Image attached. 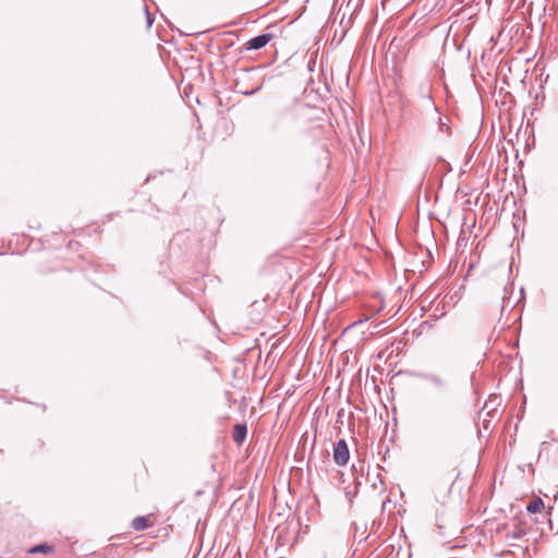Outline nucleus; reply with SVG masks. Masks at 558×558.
I'll use <instances>...</instances> for the list:
<instances>
[{
	"instance_id": "5",
	"label": "nucleus",
	"mask_w": 558,
	"mask_h": 558,
	"mask_svg": "<svg viewBox=\"0 0 558 558\" xmlns=\"http://www.w3.org/2000/svg\"><path fill=\"white\" fill-rule=\"evenodd\" d=\"M544 508V502L541 497H536L526 506V511L531 513L539 512Z\"/></svg>"
},
{
	"instance_id": "2",
	"label": "nucleus",
	"mask_w": 558,
	"mask_h": 558,
	"mask_svg": "<svg viewBox=\"0 0 558 558\" xmlns=\"http://www.w3.org/2000/svg\"><path fill=\"white\" fill-rule=\"evenodd\" d=\"M413 376L420 380L430 384L438 391H445L447 388L446 380L437 374L416 372Z\"/></svg>"
},
{
	"instance_id": "9",
	"label": "nucleus",
	"mask_w": 558,
	"mask_h": 558,
	"mask_svg": "<svg viewBox=\"0 0 558 558\" xmlns=\"http://www.w3.org/2000/svg\"><path fill=\"white\" fill-rule=\"evenodd\" d=\"M448 129H449V126H448L445 122H442L441 118H439V130H440L441 132H445V131H447Z\"/></svg>"
},
{
	"instance_id": "6",
	"label": "nucleus",
	"mask_w": 558,
	"mask_h": 558,
	"mask_svg": "<svg viewBox=\"0 0 558 558\" xmlns=\"http://www.w3.org/2000/svg\"><path fill=\"white\" fill-rule=\"evenodd\" d=\"M147 526V519L146 517L140 515L133 519L132 521V527L135 531H142Z\"/></svg>"
},
{
	"instance_id": "3",
	"label": "nucleus",
	"mask_w": 558,
	"mask_h": 558,
	"mask_svg": "<svg viewBox=\"0 0 558 558\" xmlns=\"http://www.w3.org/2000/svg\"><path fill=\"white\" fill-rule=\"evenodd\" d=\"M274 35L270 33H263L250 39L246 43L247 50H258L265 47Z\"/></svg>"
},
{
	"instance_id": "10",
	"label": "nucleus",
	"mask_w": 558,
	"mask_h": 558,
	"mask_svg": "<svg viewBox=\"0 0 558 558\" xmlns=\"http://www.w3.org/2000/svg\"><path fill=\"white\" fill-rule=\"evenodd\" d=\"M260 89H262V86H258V87H256L255 89H253V90H251V92H246L245 94H246V95H253V94H255V93L259 92Z\"/></svg>"
},
{
	"instance_id": "4",
	"label": "nucleus",
	"mask_w": 558,
	"mask_h": 558,
	"mask_svg": "<svg viewBox=\"0 0 558 558\" xmlns=\"http://www.w3.org/2000/svg\"><path fill=\"white\" fill-rule=\"evenodd\" d=\"M246 435H247L246 424H235L233 426L232 439L234 440V442H236L239 445L242 444L245 440Z\"/></svg>"
},
{
	"instance_id": "7",
	"label": "nucleus",
	"mask_w": 558,
	"mask_h": 558,
	"mask_svg": "<svg viewBox=\"0 0 558 558\" xmlns=\"http://www.w3.org/2000/svg\"><path fill=\"white\" fill-rule=\"evenodd\" d=\"M31 554H49L52 551V547L48 544H39L28 550Z\"/></svg>"
},
{
	"instance_id": "1",
	"label": "nucleus",
	"mask_w": 558,
	"mask_h": 558,
	"mask_svg": "<svg viewBox=\"0 0 558 558\" xmlns=\"http://www.w3.org/2000/svg\"><path fill=\"white\" fill-rule=\"evenodd\" d=\"M332 458L337 465L343 466L350 459V451L345 439H339L333 444Z\"/></svg>"
},
{
	"instance_id": "11",
	"label": "nucleus",
	"mask_w": 558,
	"mask_h": 558,
	"mask_svg": "<svg viewBox=\"0 0 558 558\" xmlns=\"http://www.w3.org/2000/svg\"><path fill=\"white\" fill-rule=\"evenodd\" d=\"M316 558H326L325 555H319Z\"/></svg>"
},
{
	"instance_id": "8",
	"label": "nucleus",
	"mask_w": 558,
	"mask_h": 558,
	"mask_svg": "<svg viewBox=\"0 0 558 558\" xmlns=\"http://www.w3.org/2000/svg\"><path fill=\"white\" fill-rule=\"evenodd\" d=\"M145 15H146L147 27H150L154 23V19L151 16V14L149 13L147 7L145 8Z\"/></svg>"
}]
</instances>
